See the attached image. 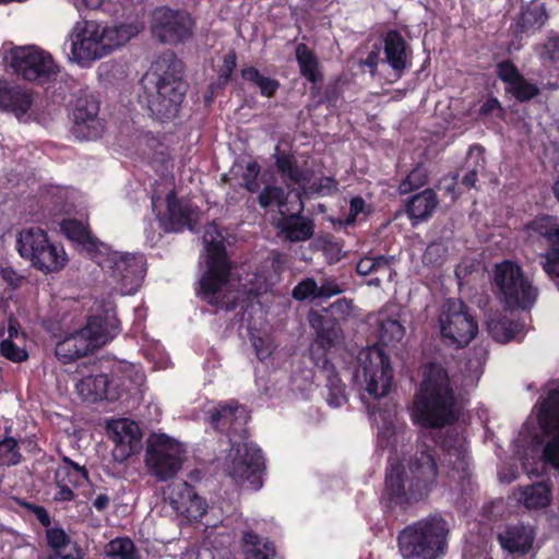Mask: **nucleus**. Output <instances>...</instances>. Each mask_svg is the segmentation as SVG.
<instances>
[{
	"label": "nucleus",
	"mask_w": 559,
	"mask_h": 559,
	"mask_svg": "<svg viewBox=\"0 0 559 559\" xmlns=\"http://www.w3.org/2000/svg\"><path fill=\"white\" fill-rule=\"evenodd\" d=\"M251 342L255 349L257 356L261 361L266 360L275 348L273 338L266 333L262 335L252 334Z\"/></svg>",
	"instance_id": "obj_49"
},
{
	"label": "nucleus",
	"mask_w": 559,
	"mask_h": 559,
	"mask_svg": "<svg viewBox=\"0 0 559 559\" xmlns=\"http://www.w3.org/2000/svg\"><path fill=\"white\" fill-rule=\"evenodd\" d=\"M519 474L518 467L513 464L503 465L500 467L498 476L500 481L509 484L513 481Z\"/></svg>",
	"instance_id": "obj_60"
},
{
	"label": "nucleus",
	"mask_w": 559,
	"mask_h": 559,
	"mask_svg": "<svg viewBox=\"0 0 559 559\" xmlns=\"http://www.w3.org/2000/svg\"><path fill=\"white\" fill-rule=\"evenodd\" d=\"M3 61L27 81L44 83L59 72L52 56L37 46L14 47L5 50Z\"/></svg>",
	"instance_id": "obj_16"
},
{
	"label": "nucleus",
	"mask_w": 559,
	"mask_h": 559,
	"mask_svg": "<svg viewBox=\"0 0 559 559\" xmlns=\"http://www.w3.org/2000/svg\"><path fill=\"white\" fill-rule=\"evenodd\" d=\"M493 284L499 298L509 308L527 309L536 300V289L526 277L521 266L512 261H503L496 265Z\"/></svg>",
	"instance_id": "obj_15"
},
{
	"label": "nucleus",
	"mask_w": 559,
	"mask_h": 559,
	"mask_svg": "<svg viewBox=\"0 0 559 559\" xmlns=\"http://www.w3.org/2000/svg\"><path fill=\"white\" fill-rule=\"evenodd\" d=\"M21 454L16 449V441L13 438H5L0 442V463L15 465L20 462Z\"/></svg>",
	"instance_id": "obj_50"
},
{
	"label": "nucleus",
	"mask_w": 559,
	"mask_h": 559,
	"mask_svg": "<svg viewBox=\"0 0 559 559\" xmlns=\"http://www.w3.org/2000/svg\"><path fill=\"white\" fill-rule=\"evenodd\" d=\"M341 293H342V288L334 280L323 278L321 284L318 285L319 297L330 298V297L338 295Z\"/></svg>",
	"instance_id": "obj_57"
},
{
	"label": "nucleus",
	"mask_w": 559,
	"mask_h": 559,
	"mask_svg": "<svg viewBox=\"0 0 559 559\" xmlns=\"http://www.w3.org/2000/svg\"><path fill=\"white\" fill-rule=\"evenodd\" d=\"M205 271L200 280L199 295L212 306L231 309L239 301V292L233 289L224 237L215 224H209L203 235Z\"/></svg>",
	"instance_id": "obj_5"
},
{
	"label": "nucleus",
	"mask_w": 559,
	"mask_h": 559,
	"mask_svg": "<svg viewBox=\"0 0 559 559\" xmlns=\"http://www.w3.org/2000/svg\"><path fill=\"white\" fill-rule=\"evenodd\" d=\"M99 105L93 97H81L76 100L73 117V134L80 140H96L104 130L98 118Z\"/></svg>",
	"instance_id": "obj_23"
},
{
	"label": "nucleus",
	"mask_w": 559,
	"mask_h": 559,
	"mask_svg": "<svg viewBox=\"0 0 559 559\" xmlns=\"http://www.w3.org/2000/svg\"><path fill=\"white\" fill-rule=\"evenodd\" d=\"M546 20L545 12L539 5L526 8L521 15L522 26L524 28L540 27Z\"/></svg>",
	"instance_id": "obj_52"
},
{
	"label": "nucleus",
	"mask_w": 559,
	"mask_h": 559,
	"mask_svg": "<svg viewBox=\"0 0 559 559\" xmlns=\"http://www.w3.org/2000/svg\"><path fill=\"white\" fill-rule=\"evenodd\" d=\"M296 58L300 68V73L311 82L320 79L318 71V60L313 52L305 45L299 44L296 48Z\"/></svg>",
	"instance_id": "obj_39"
},
{
	"label": "nucleus",
	"mask_w": 559,
	"mask_h": 559,
	"mask_svg": "<svg viewBox=\"0 0 559 559\" xmlns=\"http://www.w3.org/2000/svg\"><path fill=\"white\" fill-rule=\"evenodd\" d=\"M142 26L136 23L103 25L95 21H79L71 28L63 45L70 62L91 67L138 35Z\"/></svg>",
	"instance_id": "obj_2"
},
{
	"label": "nucleus",
	"mask_w": 559,
	"mask_h": 559,
	"mask_svg": "<svg viewBox=\"0 0 559 559\" xmlns=\"http://www.w3.org/2000/svg\"><path fill=\"white\" fill-rule=\"evenodd\" d=\"M32 105V95L20 86L8 88L3 81H0V108L13 112L21 119Z\"/></svg>",
	"instance_id": "obj_29"
},
{
	"label": "nucleus",
	"mask_w": 559,
	"mask_h": 559,
	"mask_svg": "<svg viewBox=\"0 0 559 559\" xmlns=\"http://www.w3.org/2000/svg\"><path fill=\"white\" fill-rule=\"evenodd\" d=\"M392 261L393 257H365L357 263V272L360 275H369L381 271L389 272Z\"/></svg>",
	"instance_id": "obj_44"
},
{
	"label": "nucleus",
	"mask_w": 559,
	"mask_h": 559,
	"mask_svg": "<svg viewBox=\"0 0 559 559\" xmlns=\"http://www.w3.org/2000/svg\"><path fill=\"white\" fill-rule=\"evenodd\" d=\"M243 547L247 559H273L275 556L274 546L267 540L262 542L252 533H245Z\"/></svg>",
	"instance_id": "obj_37"
},
{
	"label": "nucleus",
	"mask_w": 559,
	"mask_h": 559,
	"mask_svg": "<svg viewBox=\"0 0 559 559\" xmlns=\"http://www.w3.org/2000/svg\"><path fill=\"white\" fill-rule=\"evenodd\" d=\"M276 166L282 176L297 185L305 194L330 195L337 191V182L332 177L317 178L310 169L300 168L292 155L277 154Z\"/></svg>",
	"instance_id": "obj_19"
},
{
	"label": "nucleus",
	"mask_w": 559,
	"mask_h": 559,
	"mask_svg": "<svg viewBox=\"0 0 559 559\" xmlns=\"http://www.w3.org/2000/svg\"><path fill=\"white\" fill-rule=\"evenodd\" d=\"M393 379L391 360L381 347L371 346L359 352L355 380L370 396H386Z\"/></svg>",
	"instance_id": "obj_11"
},
{
	"label": "nucleus",
	"mask_w": 559,
	"mask_h": 559,
	"mask_svg": "<svg viewBox=\"0 0 559 559\" xmlns=\"http://www.w3.org/2000/svg\"><path fill=\"white\" fill-rule=\"evenodd\" d=\"M20 255L44 273H56L68 263V255L61 245L51 242L47 234L37 227L20 231L16 239Z\"/></svg>",
	"instance_id": "obj_10"
},
{
	"label": "nucleus",
	"mask_w": 559,
	"mask_h": 559,
	"mask_svg": "<svg viewBox=\"0 0 559 559\" xmlns=\"http://www.w3.org/2000/svg\"><path fill=\"white\" fill-rule=\"evenodd\" d=\"M48 545L55 550V555H74L78 546L60 527H50L46 532Z\"/></svg>",
	"instance_id": "obj_40"
},
{
	"label": "nucleus",
	"mask_w": 559,
	"mask_h": 559,
	"mask_svg": "<svg viewBox=\"0 0 559 559\" xmlns=\"http://www.w3.org/2000/svg\"><path fill=\"white\" fill-rule=\"evenodd\" d=\"M193 25V20L187 12L160 8L153 14V34L163 43L178 44L190 38Z\"/></svg>",
	"instance_id": "obj_20"
},
{
	"label": "nucleus",
	"mask_w": 559,
	"mask_h": 559,
	"mask_svg": "<svg viewBox=\"0 0 559 559\" xmlns=\"http://www.w3.org/2000/svg\"><path fill=\"white\" fill-rule=\"evenodd\" d=\"M497 75L506 84L507 93L519 102H526L539 93V87L525 79L511 61H502L497 64Z\"/></svg>",
	"instance_id": "obj_25"
},
{
	"label": "nucleus",
	"mask_w": 559,
	"mask_h": 559,
	"mask_svg": "<svg viewBox=\"0 0 559 559\" xmlns=\"http://www.w3.org/2000/svg\"><path fill=\"white\" fill-rule=\"evenodd\" d=\"M0 355L13 362H22L28 358L26 342L2 340L0 342Z\"/></svg>",
	"instance_id": "obj_45"
},
{
	"label": "nucleus",
	"mask_w": 559,
	"mask_h": 559,
	"mask_svg": "<svg viewBox=\"0 0 559 559\" xmlns=\"http://www.w3.org/2000/svg\"><path fill=\"white\" fill-rule=\"evenodd\" d=\"M326 402L332 407H341L347 402V393L338 374L326 369Z\"/></svg>",
	"instance_id": "obj_41"
},
{
	"label": "nucleus",
	"mask_w": 559,
	"mask_h": 559,
	"mask_svg": "<svg viewBox=\"0 0 559 559\" xmlns=\"http://www.w3.org/2000/svg\"><path fill=\"white\" fill-rule=\"evenodd\" d=\"M236 67V55L234 52H229L225 56L224 59V73L222 74V78H224L225 81H227L234 71Z\"/></svg>",
	"instance_id": "obj_63"
},
{
	"label": "nucleus",
	"mask_w": 559,
	"mask_h": 559,
	"mask_svg": "<svg viewBox=\"0 0 559 559\" xmlns=\"http://www.w3.org/2000/svg\"><path fill=\"white\" fill-rule=\"evenodd\" d=\"M212 425L216 428L229 426L236 430V426H241L247 421V412L245 407L235 402L219 404L211 415Z\"/></svg>",
	"instance_id": "obj_32"
},
{
	"label": "nucleus",
	"mask_w": 559,
	"mask_h": 559,
	"mask_svg": "<svg viewBox=\"0 0 559 559\" xmlns=\"http://www.w3.org/2000/svg\"><path fill=\"white\" fill-rule=\"evenodd\" d=\"M187 450L178 440L165 435L153 433L147 440L145 465L150 475L165 481L181 469Z\"/></svg>",
	"instance_id": "obj_13"
},
{
	"label": "nucleus",
	"mask_w": 559,
	"mask_h": 559,
	"mask_svg": "<svg viewBox=\"0 0 559 559\" xmlns=\"http://www.w3.org/2000/svg\"><path fill=\"white\" fill-rule=\"evenodd\" d=\"M385 60L395 71H402L406 64V50L403 37L396 31H391L384 38Z\"/></svg>",
	"instance_id": "obj_33"
},
{
	"label": "nucleus",
	"mask_w": 559,
	"mask_h": 559,
	"mask_svg": "<svg viewBox=\"0 0 559 559\" xmlns=\"http://www.w3.org/2000/svg\"><path fill=\"white\" fill-rule=\"evenodd\" d=\"M293 296L298 300H304L308 297L319 298L317 282L312 278L302 281L294 288Z\"/></svg>",
	"instance_id": "obj_55"
},
{
	"label": "nucleus",
	"mask_w": 559,
	"mask_h": 559,
	"mask_svg": "<svg viewBox=\"0 0 559 559\" xmlns=\"http://www.w3.org/2000/svg\"><path fill=\"white\" fill-rule=\"evenodd\" d=\"M58 490L55 493V500L57 501H70L74 498V493L71 489V486L63 483H56Z\"/></svg>",
	"instance_id": "obj_62"
},
{
	"label": "nucleus",
	"mask_w": 559,
	"mask_h": 559,
	"mask_svg": "<svg viewBox=\"0 0 559 559\" xmlns=\"http://www.w3.org/2000/svg\"><path fill=\"white\" fill-rule=\"evenodd\" d=\"M92 259L102 269L104 284L110 294L129 296L140 288L145 274L142 255L115 251L105 243L98 247Z\"/></svg>",
	"instance_id": "obj_7"
},
{
	"label": "nucleus",
	"mask_w": 559,
	"mask_h": 559,
	"mask_svg": "<svg viewBox=\"0 0 559 559\" xmlns=\"http://www.w3.org/2000/svg\"><path fill=\"white\" fill-rule=\"evenodd\" d=\"M523 238L531 245L544 241L551 246V250L544 255L542 266L548 275L559 278V217L536 216L524 225Z\"/></svg>",
	"instance_id": "obj_18"
},
{
	"label": "nucleus",
	"mask_w": 559,
	"mask_h": 559,
	"mask_svg": "<svg viewBox=\"0 0 559 559\" xmlns=\"http://www.w3.org/2000/svg\"><path fill=\"white\" fill-rule=\"evenodd\" d=\"M4 340L26 342V334L21 330L20 323L13 318L9 319L8 336Z\"/></svg>",
	"instance_id": "obj_59"
},
{
	"label": "nucleus",
	"mask_w": 559,
	"mask_h": 559,
	"mask_svg": "<svg viewBox=\"0 0 559 559\" xmlns=\"http://www.w3.org/2000/svg\"><path fill=\"white\" fill-rule=\"evenodd\" d=\"M447 249L442 243H431L427 247L423 260L426 264L436 266L443 262Z\"/></svg>",
	"instance_id": "obj_54"
},
{
	"label": "nucleus",
	"mask_w": 559,
	"mask_h": 559,
	"mask_svg": "<svg viewBox=\"0 0 559 559\" xmlns=\"http://www.w3.org/2000/svg\"><path fill=\"white\" fill-rule=\"evenodd\" d=\"M448 532L441 518L421 520L400 534V551L405 559H437L445 551Z\"/></svg>",
	"instance_id": "obj_9"
},
{
	"label": "nucleus",
	"mask_w": 559,
	"mask_h": 559,
	"mask_svg": "<svg viewBox=\"0 0 559 559\" xmlns=\"http://www.w3.org/2000/svg\"><path fill=\"white\" fill-rule=\"evenodd\" d=\"M323 250L330 263L337 262L342 258V249L338 243L329 242L324 246Z\"/></svg>",
	"instance_id": "obj_61"
},
{
	"label": "nucleus",
	"mask_w": 559,
	"mask_h": 559,
	"mask_svg": "<svg viewBox=\"0 0 559 559\" xmlns=\"http://www.w3.org/2000/svg\"><path fill=\"white\" fill-rule=\"evenodd\" d=\"M498 539L501 547L508 552L525 555L533 546L535 532L528 525H510L499 533Z\"/></svg>",
	"instance_id": "obj_27"
},
{
	"label": "nucleus",
	"mask_w": 559,
	"mask_h": 559,
	"mask_svg": "<svg viewBox=\"0 0 559 559\" xmlns=\"http://www.w3.org/2000/svg\"><path fill=\"white\" fill-rule=\"evenodd\" d=\"M259 173L260 167L257 163L251 162L247 164L246 171L242 176V185L248 191L254 192L258 190L259 183L257 181V178Z\"/></svg>",
	"instance_id": "obj_56"
},
{
	"label": "nucleus",
	"mask_w": 559,
	"mask_h": 559,
	"mask_svg": "<svg viewBox=\"0 0 559 559\" xmlns=\"http://www.w3.org/2000/svg\"><path fill=\"white\" fill-rule=\"evenodd\" d=\"M79 395L88 402L98 400H116L118 394L109 389V382L105 374L88 376L76 383Z\"/></svg>",
	"instance_id": "obj_28"
},
{
	"label": "nucleus",
	"mask_w": 559,
	"mask_h": 559,
	"mask_svg": "<svg viewBox=\"0 0 559 559\" xmlns=\"http://www.w3.org/2000/svg\"><path fill=\"white\" fill-rule=\"evenodd\" d=\"M294 198L295 202L292 203V207L287 209V213H292V215L284 216L278 222V227L288 240L305 241L313 235V223L309 218L297 215L304 211L300 192H296Z\"/></svg>",
	"instance_id": "obj_26"
},
{
	"label": "nucleus",
	"mask_w": 559,
	"mask_h": 559,
	"mask_svg": "<svg viewBox=\"0 0 559 559\" xmlns=\"http://www.w3.org/2000/svg\"><path fill=\"white\" fill-rule=\"evenodd\" d=\"M181 74V61L167 52L156 59L143 76L145 102L157 119H170L178 114L186 92Z\"/></svg>",
	"instance_id": "obj_4"
},
{
	"label": "nucleus",
	"mask_w": 559,
	"mask_h": 559,
	"mask_svg": "<svg viewBox=\"0 0 559 559\" xmlns=\"http://www.w3.org/2000/svg\"><path fill=\"white\" fill-rule=\"evenodd\" d=\"M486 324L491 336L500 343H507L516 338L520 332L519 324L508 320L499 313L490 316L487 319Z\"/></svg>",
	"instance_id": "obj_35"
},
{
	"label": "nucleus",
	"mask_w": 559,
	"mask_h": 559,
	"mask_svg": "<svg viewBox=\"0 0 559 559\" xmlns=\"http://www.w3.org/2000/svg\"><path fill=\"white\" fill-rule=\"evenodd\" d=\"M438 204L435 192L430 189L414 195L407 205L409 217L421 221L430 216Z\"/></svg>",
	"instance_id": "obj_36"
},
{
	"label": "nucleus",
	"mask_w": 559,
	"mask_h": 559,
	"mask_svg": "<svg viewBox=\"0 0 559 559\" xmlns=\"http://www.w3.org/2000/svg\"><path fill=\"white\" fill-rule=\"evenodd\" d=\"M493 111H498V112L501 111L500 104L496 98H490V99L486 100L479 109L480 115H488Z\"/></svg>",
	"instance_id": "obj_64"
},
{
	"label": "nucleus",
	"mask_w": 559,
	"mask_h": 559,
	"mask_svg": "<svg viewBox=\"0 0 559 559\" xmlns=\"http://www.w3.org/2000/svg\"><path fill=\"white\" fill-rule=\"evenodd\" d=\"M87 479V472L83 466L64 457V464L56 469V483L68 484L69 486L82 485Z\"/></svg>",
	"instance_id": "obj_38"
},
{
	"label": "nucleus",
	"mask_w": 559,
	"mask_h": 559,
	"mask_svg": "<svg viewBox=\"0 0 559 559\" xmlns=\"http://www.w3.org/2000/svg\"><path fill=\"white\" fill-rule=\"evenodd\" d=\"M543 62L559 61V36L549 37L544 44L535 48Z\"/></svg>",
	"instance_id": "obj_51"
},
{
	"label": "nucleus",
	"mask_w": 559,
	"mask_h": 559,
	"mask_svg": "<svg viewBox=\"0 0 559 559\" xmlns=\"http://www.w3.org/2000/svg\"><path fill=\"white\" fill-rule=\"evenodd\" d=\"M100 307L102 316L91 317L85 328L58 342L56 356L59 360L68 364L85 356L105 345L118 333L119 324L115 314V305L112 301H107Z\"/></svg>",
	"instance_id": "obj_8"
},
{
	"label": "nucleus",
	"mask_w": 559,
	"mask_h": 559,
	"mask_svg": "<svg viewBox=\"0 0 559 559\" xmlns=\"http://www.w3.org/2000/svg\"><path fill=\"white\" fill-rule=\"evenodd\" d=\"M107 431L114 442L111 451L115 461L122 463L142 448V431L139 425L129 418L108 421Z\"/></svg>",
	"instance_id": "obj_21"
},
{
	"label": "nucleus",
	"mask_w": 559,
	"mask_h": 559,
	"mask_svg": "<svg viewBox=\"0 0 559 559\" xmlns=\"http://www.w3.org/2000/svg\"><path fill=\"white\" fill-rule=\"evenodd\" d=\"M365 201L360 197L353 198L350 200V209H349V215L346 218L345 224L349 225L353 224L357 216L365 212Z\"/></svg>",
	"instance_id": "obj_58"
},
{
	"label": "nucleus",
	"mask_w": 559,
	"mask_h": 559,
	"mask_svg": "<svg viewBox=\"0 0 559 559\" xmlns=\"http://www.w3.org/2000/svg\"><path fill=\"white\" fill-rule=\"evenodd\" d=\"M262 466L261 450L254 443L250 441L233 442L225 459V469L236 483L258 490L261 487Z\"/></svg>",
	"instance_id": "obj_17"
},
{
	"label": "nucleus",
	"mask_w": 559,
	"mask_h": 559,
	"mask_svg": "<svg viewBox=\"0 0 559 559\" xmlns=\"http://www.w3.org/2000/svg\"><path fill=\"white\" fill-rule=\"evenodd\" d=\"M309 321L317 331V338L310 348L311 356L317 358V365L322 362L325 368V350L338 342L341 337L340 325L335 320L325 318L317 312L310 313Z\"/></svg>",
	"instance_id": "obj_24"
},
{
	"label": "nucleus",
	"mask_w": 559,
	"mask_h": 559,
	"mask_svg": "<svg viewBox=\"0 0 559 559\" xmlns=\"http://www.w3.org/2000/svg\"><path fill=\"white\" fill-rule=\"evenodd\" d=\"M109 556L118 559H139L133 542L127 537H119L111 540L106 548Z\"/></svg>",
	"instance_id": "obj_43"
},
{
	"label": "nucleus",
	"mask_w": 559,
	"mask_h": 559,
	"mask_svg": "<svg viewBox=\"0 0 559 559\" xmlns=\"http://www.w3.org/2000/svg\"><path fill=\"white\" fill-rule=\"evenodd\" d=\"M379 337L385 345H393L401 342L405 335V328L396 316H389L386 312H379L377 317Z\"/></svg>",
	"instance_id": "obj_34"
},
{
	"label": "nucleus",
	"mask_w": 559,
	"mask_h": 559,
	"mask_svg": "<svg viewBox=\"0 0 559 559\" xmlns=\"http://www.w3.org/2000/svg\"><path fill=\"white\" fill-rule=\"evenodd\" d=\"M166 496L175 512L187 521L199 520L206 512L205 500L186 481L170 485Z\"/></svg>",
	"instance_id": "obj_22"
},
{
	"label": "nucleus",
	"mask_w": 559,
	"mask_h": 559,
	"mask_svg": "<svg viewBox=\"0 0 559 559\" xmlns=\"http://www.w3.org/2000/svg\"><path fill=\"white\" fill-rule=\"evenodd\" d=\"M438 325L442 342L447 346H467L478 333V322L461 300L449 299L442 306Z\"/></svg>",
	"instance_id": "obj_14"
},
{
	"label": "nucleus",
	"mask_w": 559,
	"mask_h": 559,
	"mask_svg": "<svg viewBox=\"0 0 559 559\" xmlns=\"http://www.w3.org/2000/svg\"><path fill=\"white\" fill-rule=\"evenodd\" d=\"M484 152L480 146H472L468 151V159H475V166L462 178L461 185L469 189L475 186L478 171L484 169Z\"/></svg>",
	"instance_id": "obj_46"
},
{
	"label": "nucleus",
	"mask_w": 559,
	"mask_h": 559,
	"mask_svg": "<svg viewBox=\"0 0 559 559\" xmlns=\"http://www.w3.org/2000/svg\"><path fill=\"white\" fill-rule=\"evenodd\" d=\"M476 355L477 358L475 360H469V366H466L467 373L464 376L465 385H474L483 373L484 364L486 360V350L477 349Z\"/></svg>",
	"instance_id": "obj_48"
},
{
	"label": "nucleus",
	"mask_w": 559,
	"mask_h": 559,
	"mask_svg": "<svg viewBox=\"0 0 559 559\" xmlns=\"http://www.w3.org/2000/svg\"><path fill=\"white\" fill-rule=\"evenodd\" d=\"M454 406L455 397L445 368L439 362L426 365L411 411L413 421L426 428L443 427L454 420Z\"/></svg>",
	"instance_id": "obj_3"
},
{
	"label": "nucleus",
	"mask_w": 559,
	"mask_h": 559,
	"mask_svg": "<svg viewBox=\"0 0 559 559\" xmlns=\"http://www.w3.org/2000/svg\"><path fill=\"white\" fill-rule=\"evenodd\" d=\"M241 75L245 80L252 82L265 97H271L280 86L276 80L263 76L259 70L253 67L243 69Z\"/></svg>",
	"instance_id": "obj_42"
},
{
	"label": "nucleus",
	"mask_w": 559,
	"mask_h": 559,
	"mask_svg": "<svg viewBox=\"0 0 559 559\" xmlns=\"http://www.w3.org/2000/svg\"><path fill=\"white\" fill-rule=\"evenodd\" d=\"M513 495L528 510L546 508L551 501V490L546 483L521 487Z\"/></svg>",
	"instance_id": "obj_30"
},
{
	"label": "nucleus",
	"mask_w": 559,
	"mask_h": 559,
	"mask_svg": "<svg viewBox=\"0 0 559 559\" xmlns=\"http://www.w3.org/2000/svg\"><path fill=\"white\" fill-rule=\"evenodd\" d=\"M267 281L263 275L254 274L241 284L243 294L248 296L259 295L267 289Z\"/></svg>",
	"instance_id": "obj_53"
},
{
	"label": "nucleus",
	"mask_w": 559,
	"mask_h": 559,
	"mask_svg": "<svg viewBox=\"0 0 559 559\" xmlns=\"http://www.w3.org/2000/svg\"><path fill=\"white\" fill-rule=\"evenodd\" d=\"M259 203L262 207L277 205L283 215L287 212V209L285 210L284 190L278 187L265 188L259 195Z\"/></svg>",
	"instance_id": "obj_47"
},
{
	"label": "nucleus",
	"mask_w": 559,
	"mask_h": 559,
	"mask_svg": "<svg viewBox=\"0 0 559 559\" xmlns=\"http://www.w3.org/2000/svg\"><path fill=\"white\" fill-rule=\"evenodd\" d=\"M378 424L377 447L389 451L385 490L396 503L423 498L438 479L444 484L464 480L469 475L466 439L449 433L440 445L438 466L430 445L420 442L414 448L407 443L405 424L392 412L374 414Z\"/></svg>",
	"instance_id": "obj_1"
},
{
	"label": "nucleus",
	"mask_w": 559,
	"mask_h": 559,
	"mask_svg": "<svg viewBox=\"0 0 559 559\" xmlns=\"http://www.w3.org/2000/svg\"><path fill=\"white\" fill-rule=\"evenodd\" d=\"M542 432V440L535 442L531 438L527 449L520 450V442L526 440V429L520 433L515 444L516 459L522 461L527 474H535L534 468H528L530 456L533 459L540 454V460L555 468H559V390L548 393L545 401L534 408Z\"/></svg>",
	"instance_id": "obj_6"
},
{
	"label": "nucleus",
	"mask_w": 559,
	"mask_h": 559,
	"mask_svg": "<svg viewBox=\"0 0 559 559\" xmlns=\"http://www.w3.org/2000/svg\"><path fill=\"white\" fill-rule=\"evenodd\" d=\"M165 180L157 183L152 194V209L160 227L165 231H179L185 227L192 228L199 219V211L186 200H178Z\"/></svg>",
	"instance_id": "obj_12"
},
{
	"label": "nucleus",
	"mask_w": 559,
	"mask_h": 559,
	"mask_svg": "<svg viewBox=\"0 0 559 559\" xmlns=\"http://www.w3.org/2000/svg\"><path fill=\"white\" fill-rule=\"evenodd\" d=\"M62 233L71 240L76 241L85 249L91 257L98 251V247L104 246V242L98 241L87 227L75 219H64L61 223Z\"/></svg>",
	"instance_id": "obj_31"
}]
</instances>
